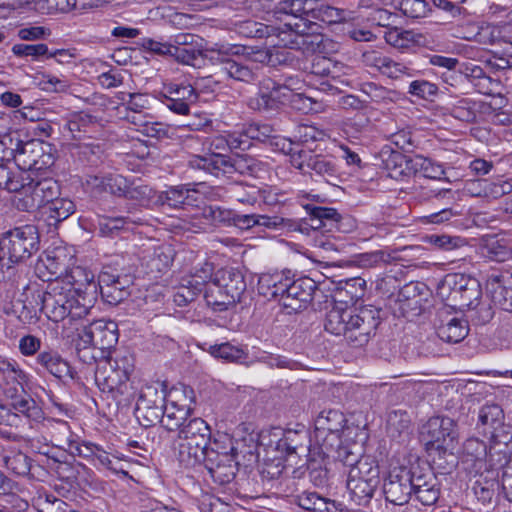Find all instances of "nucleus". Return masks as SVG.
<instances>
[{
  "label": "nucleus",
  "instance_id": "nucleus-46",
  "mask_svg": "<svg viewBox=\"0 0 512 512\" xmlns=\"http://www.w3.org/2000/svg\"><path fill=\"white\" fill-rule=\"evenodd\" d=\"M410 166L416 173L421 174L425 178L441 180L445 174L441 164L434 162L430 158L422 155H415L410 159Z\"/></svg>",
  "mask_w": 512,
  "mask_h": 512
},
{
  "label": "nucleus",
  "instance_id": "nucleus-22",
  "mask_svg": "<svg viewBox=\"0 0 512 512\" xmlns=\"http://www.w3.org/2000/svg\"><path fill=\"white\" fill-rule=\"evenodd\" d=\"M362 61L366 67L374 69L392 80H401L405 77L412 78L415 76L414 69L378 51L364 52L362 54Z\"/></svg>",
  "mask_w": 512,
  "mask_h": 512
},
{
  "label": "nucleus",
  "instance_id": "nucleus-42",
  "mask_svg": "<svg viewBox=\"0 0 512 512\" xmlns=\"http://www.w3.org/2000/svg\"><path fill=\"white\" fill-rule=\"evenodd\" d=\"M487 473L485 477L479 474V479L475 481L473 490L476 497L483 503L490 502L498 488V470H484Z\"/></svg>",
  "mask_w": 512,
  "mask_h": 512
},
{
  "label": "nucleus",
  "instance_id": "nucleus-57",
  "mask_svg": "<svg viewBox=\"0 0 512 512\" xmlns=\"http://www.w3.org/2000/svg\"><path fill=\"white\" fill-rule=\"evenodd\" d=\"M393 4L410 18L425 17L429 10L425 0H393Z\"/></svg>",
  "mask_w": 512,
  "mask_h": 512
},
{
  "label": "nucleus",
  "instance_id": "nucleus-58",
  "mask_svg": "<svg viewBox=\"0 0 512 512\" xmlns=\"http://www.w3.org/2000/svg\"><path fill=\"white\" fill-rule=\"evenodd\" d=\"M214 266L210 262L200 263L198 266L194 268V272L187 276L194 285H196V290L204 289L207 283H211L214 277Z\"/></svg>",
  "mask_w": 512,
  "mask_h": 512
},
{
  "label": "nucleus",
  "instance_id": "nucleus-38",
  "mask_svg": "<svg viewBox=\"0 0 512 512\" xmlns=\"http://www.w3.org/2000/svg\"><path fill=\"white\" fill-rule=\"evenodd\" d=\"M438 337L448 343H458L468 335V324L465 320L452 317L446 322L441 320L437 326Z\"/></svg>",
  "mask_w": 512,
  "mask_h": 512
},
{
  "label": "nucleus",
  "instance_id": "nucleus-62",
  "mask_svg": "<svg viewBox=\"0 0 512 512\" xmlns=\"http://www.w3.org/2000/svg\"><path fill=\"white\" fill-rule=\"evenodd\" d=\"M201 292L202 290H196V285L184 277L182 278L180 285L177 287L176 292L173 295V300L176 305L184 306L192 302Z\"/></svg>",
  "mask_w": 512,
  "mask_h": 512
},
{
  "label": "nucleus",
  "instance_id": "nucleus-26",
  "mask_svg": "<svg viewBox=\"0 0 512 512\" xmlns=\"http://www.w3.org/2000/svg\"><path fill=\"white\" fill-rule=\"evenodd\" d=\"M412 494L424 506H432L438 501L440 496L438 479L429 468L425 471L418 467L413 468Z\"/></svg>",
  "mask_w": 512,
  "mask_h": 512
},
{
  "label": "nucleus",
  "instance_id": "nucleus-40",
  "mask_svg": "<svg viewBox=\"0 0 512 512\" xmlns=\"http://www.w3.org/2000/svg\"><path fill=\"white\" fill-rule=\"evenodd\" d=\"M145 222V220L141 217H133V216H122V217H107L102 216L99 217L98 220V228L103 236H113L121 229L128 227L130 224L132 225H141Z\"/></svg>",
  "mask_w": 512,
  "mask_h": 512
},
{
  "label": "nucleus",
  "instance_id": "nucleus-3",
  "mask_svg": "<svg viewBox=\"0 0 512 512\" xmlns=\"http://www.w3.org/2000/svg\"><path fill=\"white\" fill-rule=\"evenodd\" d=\"M257 288L264 297L277 299L288 313H296L307 308L317 285L310 277L292 280L283 273H266L259 277Z\"/></svg>",
  "mask_w": 512,
  "mask_h": 512
},
{
  "label": "nucleus",
  "instance_id": "nucleus-43",
  "mask_svg": "<svg viewBox=\"0 0 512 512\" xmlns=\"http://www.w3.org/2000/svg\"><path fill=\"white\" fill-rule=\"evenodd\" d=\"M165 403H168L177 408L183 409L189 413L192 412V405L195 402L194 390L185 385H178L172 387L169 392L165 393Z\"/></svg>",
  "mask_w": 512,
  "mask_h": 512
},
{
  "label": "nucleus",
  "instance_id": "nucleus-8",
  "mask_svg": "<svg viewBox=\"0 0 512 512\" xmlns=\"http://www.w3.org/2000/svg\"><path fill=\"white\" fill-rule=\"evenodd\" d=\"M278 37L280 42L291 49L301 50L304 54H314L322 51L323 35L320 24H311L301 18H288Z\"/></svg>",
  "mask_w": 512,
  "mask_h": 512
},
{
  "label": "nucleus",
  "instance_id": "nucleus-49",
  "mask_svg": "<svg viewBox=\"0 0 512 512\" xmlns=\"http://www.w3.org/2000/svg\"><path fill=\"white\" fill-rule=\"evenodd\" d=\"M228 193L232 200L253 206L258 201L260 190L255 186L236 182L229 186Z\"/></svg>",
  "mask_w": 512,
  "mask_h": 512
},
{
  "label": "nucleus",
  "instance_id": "nucleus-61",
  "mask_svg": "<svg viewBox=\"0 0 512 512\" xmlns=\"http://www.w3.org/2000/svg\"><path fill=\"white\" fill-rule=\"evenodd\" d=\"M385 168L391 178L398 179L406 174L405 170L410 164V159L401 154L400 152H391L384 160Z\"/></svg>",
  "mask_w": 512,
  "mask_h": 512
},
{
  "label": "nucleus",
  "instance_id": "nucleus-27",
  "mask_svg": "<svg viewBox=\"0 0 512 512\" xmlns=\"http://www.w3.org/2000/svg\"><path fill=\"white\" fill-rule=\"evenodd\" d=\"M131 280L125 276L114 275L109 272H102L96 286L100 288L102 298L111 305H117L129 295L128 287Z\"/></svg>",
  "mask_w": 512,
  "mask_h": 512
},
{
  "label": "nucleus",
  "instance_id": "nucleus-1",
  "mask_svg": "<svg viewBox=\"0 0 512 512\" xmlns=\"http://www.w3.org/2000/svg\"><path fill=\"white\" fill-rule=\"evenodd\" d=\"M86 284H72L64 280H55L47 285L45 291L36 290L32 296L35 305L50 320L59 322L67 317L80 319L86 316L94 307L97 299V286L93 278Z\"/></svg>",
  "mask_w": 512,
  "mask_h": 512
},
{
  "label": "nucleus",
  "instance_id": "nucleus-20",
  "mask_svg": "<svg viewBox=\"0 0 512 512\" xmlns=\"http://www.w3.org/2000/svg\"><path fill=\"white\" fill-rule=\"evenodd\" d=\"M78 336L84 347L109 350L118 342V326L114 321L100 319L84 326Z\"/></svg>",
  "mask_w": 512,
  "mask_h": 512
},
{
  "label": "nucleus",
  "instance_id": "nucleus-31",
  "mask_svg": "<svg viewBox=\"0 0 512 512\" xmlns=\"http://www.w3.org/2000/svg\"><path fill=\"white\" fill-rule=\"evenodd\" d=\"M57 424V435L56 440L59 442L58 447L64 448L67 446V449L71 450L73 454H77L83 458H90L97 455L98 451H100V446L92 443V442H84L82 444H78L73 440V433L70 431V427L64 421L56 422Z\"/></svg>",
  "mask_w": 512,
  "mask_h": 512
},
{
  "label": "nucleus",
  "instance_id": "nucleus-24",
  "mask_svg": "<svg viewBox=\"0 0 512 512\" xmlns=\"http://www.w3.org/2000/svg\"><path fill=\"white\" fill-rule=\"evenodd\" d=\"M462 459L471 463L477 474H484V470H500L504 466H497L491 461V443L489 447L480 439L471 437L463 444Z\"/></svg>",
  "mask_w": 512,
  "mask_h": 512
},
{
  "label": "nucleus",
  "instance_id": "nucleus-9",
  "mask_svg": "<svg viewBox=\"0 0 512 512\" xmlns=\"http://www.w3.org/2000/svg\"><path fill=\"white\" fill-rule=\"evenodd\" d=\"M379 484V467L372 462H361L348 470L347 489L357 505H368Z\"/></svg>",
  "mask_w": 512,
  "mask_h": 512
},
{
  "label": "nucleus",
  "instance_id": "nucleus-48",
  "mask_svg": "<svg viewBox=\"0 0 512 512\" xmlns=\"http://www.w3.org/2000/svg\"><path fill=\"white\" fill-rule=\"evenodd\" d=\"M190 415L189 412L165 403L163 408V416L160 423L168 431L179 430L186 422Z\"/></svg>",
  "mask_w": 512,
  "mask_h": 512
},
{
  "label": "nucleus",
  "instance_id": "nucleus-5",
  "mask_svg": "<svg viewBox=\"0 0 512 512\" xmlns=\"http://www.w3.org/2000/svg\"><path fill=\"white\" fill-rule=\"evenodd\" d=\"M479 422L485 426V433L491 438V461L494 465L504 466L510 462L512 433L504 425V414L497 404L485 405L479 411Z\"/></svg>",
  "mask_w": 512,
  "mask_h": 512
},
{
  "label": "nucleus",
  "instance_id": "nucleus-41",
  "mask_svg": "<svg viewBox=\"0 0 512 512\" xmlns=\"http://www.w3.org/2000/svg\"><path fill=\"white\" fill-rule=\"evenodd\" d=\"M1 462L17 476H26L31 469V459L20 450H5L1 456Z\"/></svg>",
  "mask_w": 512,
  "mask_h": 512
},
{
  "label": "nucleus",
  "instance_id": "nucleus-37",
  "mask_svg": "<svg viewBox=\"0 0 512 512\" xmlns=\"http://www.w3.org/2000/svg\"><path fill=\"white\" fill-rule=\"evenodd\" d=\"M272 79L267 78L260 82L259 92L251 97L248 106L255 111L270 112L279 109V104L274 97Z\"/></svg>",
  "mask_w": 512,
  "mask_h": 512
},
{
  "label": "nucleus",
  "instance_id": "nucleus-25",
  "mask_svg": "<svg viewBox=\"0 0 512 512\" xmlns=\"http://www.w3.org/2000/svg\"><path fill=\"white\" fill-rule=\"evenodd\" d=\"M486 291L494 304L503 310L512 311V273L493 271L487 276Z\"/></svg>",
  "mask_w": 512,
  "mask_h": 512
},
{
  "label": "nucleus",
  "instance_id": "nucleus-59",
  "mask_svg": "<svg viewBox=\"0 0 512 512\" xmlns=\"http://www.w3.org/2000/svg\"><path fill=\"white\" fill-rule=\"evenodd\" d=\"M233 212L230 209L210 205L203 208L202 215L214 226L231 225Z\"/></svg>",
  "mask_w": 512,
  "mask_h": 512
},
{
  "label": "nucleus",
  "instance_id": "nucleus-52",
  "mask_svg": "<svg viewBox=\"0 0 512 512\" xmlns=\"http://www.w3.org/2000/svg\"><path fill=\"white\" fill-rule=\"evenodd\" d=\"M458 279L459 273L447 274L442 282L439 284L437 289L438 296L446 301L447 306L452 307L458 296L460 295L458 290Z\"/></svg>",
  "mask_w": 512,
  "mask_h": 512
},
{
  "label": "nucleus",
  "instance_id": "nucleus-55",
  "mask_svg": "<svg viewBox=\"0 0 512 512\" xmlns=\"http://www.w3.org/2000/svg\"><path fill=\"white\" fill-rule=\"evenodd\" d=\"M386 42L394 48L405 50L415 45V35L412 31L391 29L385 33Z\"/></svg>",
  "mask_w": 512,
  "mask_h": 512
},
{
  "label": "nucleus",
  "instance_id": "nucleus-13",
  "mask_svg": "<svg viewBox=\"0 0 512 512\" xmlns=\"http://www.w3.org/2000/svg\"><path fill=\"white\" fill-rule=\"evenodd\" d=\"M427 296L428 288L424 283L410 282L389 299V307L394 316L413 319L423 311Z\"/></svg>",
  "mask_w": 512,
  "mask_h": 512
},
{
  "label": "nucleus",
  "instance_id": "nucleus-30",
  "mask_svg": "<svg viewBox=\"0 0 512 512\" xmlns=\"http://www.w3.org/2000/svg\"><path fill=\"white\" fill-rule=\"evenodd\" d=\"M216 457L217 449L211 447L210 450L206 452L204 459H201V464L208 470L215 482L219 484L231 482L238 471V462L236 459L225 458L224 462L226 461V465L219 466V463L215 460Z\"/></svg>",
  "mask_w": 512,
  "mask_h": 512
},
{
  "label": "nucleus",
  "instance_id": "nucleus-10",
  "mask_svg": "<svg viewBox=\"0 0 512 512\" xmlns=\"http://www.w3.org/2000/svg\"><path fill=\"white\" fill-rule=\"evenodd\" d=\"M11 263L30 258L39 250V233L35 226L24 225L6 232L0 240Z\"/></svg>",
  "mask_w": 512,
  "mask_h": 512
},
{
  "label": "nucleus",
  "instance_id": "nucleus-63",
  "mask_svg": "<svg viewBox=\"0 0 512 512\" xmlns=\"http://www.w3.org/2000/svg\"><path fill=\"white\" fill-rule=\"evenodd\" d=\"M94 123V117L86 113H77L71 116V118L65 124V128L72 134L74 139L80 138L81 132H88V128Z\"/></svg>",
  "mask_w": 512,
  "mask_h": 512
},
{
  "label": "nucleus",
  "instance_id": "nucleus-51",
  "mask_svg": "<svg viewBox=\"0 0 512 512\" xmlns=\"http://www.w3.org/2000/svg\"><path fill=\"white\" fill-rule=\"evenodd\" d=\"M481 288L478 281L474 278L473 281L463 290L458 296L452 308H459L461 310L471 309L478 305L481 297Z\"/></svg>",
  "mask_w": 512,
  "mask_h": 512
},
{
  "label": "nucleus",
  "instance_id": "nucleus-11",
  "mask_svg": "<svg viewBox=\"0 0 512 512\" xmlns=\"http://www.w3.org/2000/svg\"><path fill=\"white\" fill-rule=\"evenodd\" d=\"M133 372V365L127 358H116L98 366L95 382L103 392L128 395V381Z\"/></svg>",
  "mask_w": 512,
  "mask_h": 512
},
{
  "label": "nucleus",
  "instance_id": "nucleus-2",
  "mask_svg": "<svg viewBox=\"0 0 512 512\" xmlns=\"http://www.w3.org/2000/svg\"><path fill=\"white\" fill-rule=\"evenodd\" d=\"M379 312L364 307L359 311L334 305L326 314L325 330L336 336H343L353 347L366 345L378 327Z\"/></svg>",
  "mask_w": 512,
  "mask_h": 512
},
{
  "label": "nucleus",
  "instance_id": "nucleus-32",
  "mask_svg": "<svg viewBox=\"0 0 512 512\" xmlns=\"http://www.w3.org/2000/svg\"><path fill=\"white\" fill-rule=\"evenodd\" d=\"M13 151L15 152L13 161L23 174L26 171L38 169V159L41 157V144L38 141L23 142L16 139Z\"/></svg>",
  "mask_w": 512,
  "mask_h": 512
},
{
  "label": "nucleus",
  "instance_id": "nucleus-44",
  "mask_svg": "<svg viewBox=\"0 0 512 512\" xmlns=\"http://www.w3.org/2000/svg\"><path fill=\"white\" fill-rule=\"evenodd\" d=\"M75 210L76 206L72 200L58 197L49 206H47V208H45L44 213L47 214L49 225H57L70 217Z\"/></svg>",
  "mask_w": 512,
  "mask_h": 512
},
{
  "label": "nucleus",
  "instance_id": "nucleus-39",
  "mask_svg": "<svg viewBox=\"0 0 512 512\" xmlns=\"http://www.w3.org/2000/svg\"><path fill=\"white\" fill-rule=\"evenodd\" d=\"M274 129L269 124L254 123L247 127L246 135L250 139H255L261 142L268 140L269 138L275 139V146L280 147L281 151L286 154L293 153V143L283 138H275L273 136Z\"/></svg>",
  "mask_w": 512,
  "mask_h": 512
},
{
  "label": "nucleus",
  "instance_id": "nucleus-60",
  "mask_svg": "<svg viewBox=\"0 0 512 512\" xmlns=\"http://www.w3.org/2000/svg\"><path fill=\"white\" fill-rule=\"evenodd\" d=\"M230 169L228 174L238 173L250 175L256 171L257 161L247 154H236L230 157Z\"/></svg>",
  "mask_w": 512,
  "mask_h": 512
},
{
  "label": "nucleus",
  "instance_id": "nucleus-56",
  "mask_svg": "<svg viewBox=\"0 0 512 512\" xmlns=\"http://www.w3.org/2000/svg\"><path fill=\"white\" fill-rule=\"evenodd\" d=\"M476 103L469 98H462L452 104L450 114L464 122H474L476 119Z\"/></svg>",
  "mask_w": 512,
  "mask_h": 512
},
{
  "label": "nucleus",
  "instance_id": "nucleus-29",
  "mask_svg": "<svg viewBox=\"0 0 512 512\" xmlns=\"http://www.w3.org/2000/svg\"><path fill=\"white\" fill-rule=\"evenodd\" d=\"M159 201L164 209L186 210L196 206L198 193L187 185L171 186L159 195Z\"/></svg>",
  "mask_w": 512,
  "mask_h": 512
},
{
  "label": "nucleus",
  "instance_id": "nucleus-53",
  "mask_svg": "<svg viewBox=\"0 0 512 512\" xmlns=\"http://www.w3.org/2000/svg\"><path fill=\"white\" fill-rule=\"evenodd\" d=\"M35 79L39 89L48 93H62L69 88L68 81L65 78H59L52 74L41 73Z\"/></svg>",
  "mask_w": 512,
  "mask_h": 512
},
{
  "label": "nucleus",
  "instance_id": "nucleus-7",
  "mask_svg": "<svg viewBox=\"0 0 512 512\" xmlns=\"http://www.w3.org/2000/svg\"><path fill=\"white\" fill-rule=\"evenodd\" d=\"M276 15L297 20L301 18L311 24H335L346 20L347 12L324 4L320 0H285L275 8Z\"/></svg>",
  "mask_w": 512,
  "mask_h": 512
},
{
  "label": "nucleus",
  "instance_id": "nucleus-34",
  "mask_svg": "<svg viewBox=\"0 0 512 512\" xmlns=\"http://www.w3.org/2000/svg\"><path fill=\"white\" fill-rule=\"evenodd\" d=\"M192 168L202 169L211 175L219 177L229 173L230 156L215 153L193 156L189 161Z\"/></svg>",
  "mask_w": 512,
  "mask_h": 512
},
{
  "label": "nucleus",
  "instance_id": "nucleus-6",
  "mask_svg": "<svg viewBox=\"0 0 512 512\" xmlns=\"http://www.w3.org/2000/svg\"><path fill=\"white\" fill-rule=\"evenodd\" d=\"M459 433L456 422L447 416L431 417L422 427L421 439L433 462L452 455Z\"/></svg>",
  "mask_w": 512,
  "mask_h": 512
},
{
  "label": "nucleus",
  "instance_id": "nucleus-14",
  "mask_svg": "<svg viewBox=\"0 0 512 512\" xmlns=\"http://www.w3.org/2000/svg\"><path fill=\"white\" fill-rule=\"evenodd\" d=\"M21 191L25 197L18 200L17 208L23 211H33L40 208L45 209L55 201L60 195V186L53 179H42L34 183L28 178Z\"/></svg>",
  "mask_w": 512,
  "mask_h": 512
},
{
  "label": "nucleus",
  "instance_id": "nucleus-16",
  "mask_svg": "<svg viewBox=\"0 0 512 512\" xmlns=\"http://www.w3.org/2000/svg\"><path fill=\"white\" fill-rule=\"evenodd\" d=\"M165 390L162 384L153 383L142 387L136 403V414L144 426H153L163 416Z\"/></svg>",
  "mask_w": 512,
  "mask_h": 512
},
{
  "label": "nucleus",
  "instance_id": "nucleus-23",
  "mask_svg": "<svg viewBox=\"0 0 512 512\" xmlns=\"http://www.w3.org/2000/svg\"><path fill=\"white\" fill-rule=\"evenodd\" d=\"M283 493L286 497H291V502L306 512H342L340 503L316 491L305 490L297 493L296 489L287 487Z\"/></svg>",
  "mask_w": 512,
  "mask_h": 512
},
{
  "label": "nucleus",
  "instance_id": "nucleus-64",
  "mask_svg": "<svg viewBox=\"0 0 512 512\" xmlns=\"http://www.w3.org/2000/svg\"><path fill=\"white\" fill-rule=\"evenodd\" d=\"M408 93L423 100H432L438 93V87L427 80H414L409 85Z\"/></svg>",
  "mask_w": 512,
  "mask_h": 512
},
{
  "label": "nucleus",
  "instance_id": "nucleus-45",
  "mask_svg": "<svg viewBox=\"0 0 512 512\" xmlns=\"http://www.w3.org/2000/svg\"><path fill=\"white\" fill-rule=\"evenodd\" d=\"M309 435L307 431H286L278 446L285 449L288 454H304L308 450Z\"/></svg>",
  "mask_w": 512,
  "mask_h": 512
},
{
  "label": "nucleus",
  "instance_id": "nucleus-50",
  "mask_svg": "<svg viewBox=\"0 0 512 512\" xmlns=\"http://www.w3.org/2000/svg\"><path fill=\"white\" fill-rule=\"evenodd\" d=\"M204 298L209 306L214 310L223 311L235 302L227 295L223 289L213 280L207 290H205Z\"/></svg>",
  "mask_w": 512,
  "mask_h": 512
},
{
  "label": "nucleus",
  "instance_id": "nucleus-12",
  "mask_svg": "<svg viewBox=\"0 0 512 512\" xmlns=\"http://www.w3.org/2000/svg\"><path fill=\"white\" fill-rule=\"evenodd\" d=\"M208 59L219 66L220 71L228 78L244 83H253L258 78V65L249 59L232 58L227 51L206 50L200 59Z\"/></svg>",
  "mask_w": 512,
  "mask_h": 512
},
{
  "label": "nucleus",
  "instance_id": "nucleus-21",
  "mask_svg": "<svg viewBox=\"0 0 512 512\" xmlns=\"http://www.w3.org/2000/svg\"><path fill=\"white\" fill-rule=\"evenodd\" d=\"M161 95L162 103L179 115L189 114L190 105L198 99L196 88L187 82L165 84Z\"/></svg>",
  "mask_w": 512,
  "mask_h": 512
},
{
  "label": "nucleus",
  "instance_id": "nucleus-19",
  "mask_svg": "<svg viewBox=\"0 0 512 512\" xmlns=\"http://www.w3.org/2000/svg\"><path fill=\"white\" fill-rule=\"evenodd\" d=\"M301 205L306 209L309 217L298 224L296 229L300 232L309 234L312 230L333 233L339 230L342 216L335 208L316 206L313 203L304 202H301Z\"/></svg>",
  "mask_w": 512,
  "mask_h": 512
},
{
  "label": "nucleus",
  "instance_id": "nucleus-28",
  "mask_svg": "<svg viewBox=\"0 0 512 512\" xmlns=\"http://www.w3.org/2000/svg\"><path fill=\"white\" fill-rule=\"evenodd\" d=\"M27 381V373L15 359L7 358L4 364L0 365V383L5 397L24 392Z\"/></svg>",
  "mask_w": 512,
  "mask_h": 512
},
{
  "label": "nucleus",
  "instance_id": "nucleus-36",
  "mask_svg": "<svg viewBox=\"0 0 512 512\" xmlns=\"http://www.w3.org/2000/svg\"><path fill=\"white\" fill-rule=\"evenodd\" d=\"M6 399L10 401V406L16 414H21L35 422L44 418L42 408L25 390L24 392H17L15 395H9Z\"/></svg>",
  "mask_w": 512,
  "mask_h": 512
},
{
  "label": "nucleus",
  "instance_id": "nucleus-54",
  "mask_svg": "<svg viewBox=\"0 0 512 512\" xmlns=\"http://www.w3.org/2000/svg\"><path fill=\"white\" fill-rule=\"evenodd\" d=\"M118 98L125 109L131 113L142 114L149 108V98L145 94L120 92Z\"/></svg>",
  "mask_w": 512,
  "mask_h": 512
},
{
  "label": "nucleus",
  "instance_id": "nucleus-47",
  "mask_svg": "<svg viewBox=\"0 0 512 512\" xmlns=\"http://www.w3.org/2000/svg\"><path fill=\"white\" fill-rule=\"evenodd\" d=\"M26 180L28 177H24L22 172L13 170L7 163H0V190L20 192Z\"/></svg>",
  "mask_w": 512,
  "mask_h": 512
},
{
  "label": "nucleus",
  "instance_id": "nucleus-35",
  "mask_svg": "<svg viewBox=\"0 0 512 512\" xmlns=\"http://www.w3.org/2000/svg\"><path fill=\"white\" fill-rule=\"evenodd\" d=\"M36 363L56 378H73V373L69 363L64 360L57 351H41L36 357Z\"/></svg>",
  "mask_w": 512,
  "mask_h": 512
},
{
  "label": "nucleus",
  "instance_id": "nucleus-33",
  "mask_svg": "<svg viewBox=\"0 0 512 512\" xmlns=\"http://www.w3.org/2000/svg\"><path fill=\"white\" fill-rule=\"evenodd\" d=\"M215 283L236 303L246 290L244 276L234 269H220L214 277Z\"/></svg>",
  "mask_w": 512,
  "mask_h": 512
},
{
  "label": "nucleus",
  "instance_id": "nucleus-17",
  "mask_svg": "<svg viewBox=\"0 0 512 512\" xmlns=\"http://www.w3.org/2000/svg\"><path fill=\"white\" fill-rule=\"evenodd\" d=\"M413 491V468L401 466L392 469L384 479L382 493L386 502L402 506L407 504Z\"/></svg>",
  "mask_w": 512,
  "mask_h": 512
},
{
  "label": "nucleus",
  "instance_id": "nucleus-18",
  "mask_svg": "<svg viewBox=\"0 0 512 512\" xmlns=\"http://www.w3.org/2000/svg\"><path fill=\"white\" fill-rule=\"evenodd\" d=\"M299 159L300 161L294 159L293 163L303 174L320 177L331 185H337L340 180L339 166L334 157L302 151Z\"/></svg>",
  "mask_w": 512,
  "mask_h": 512
},
{
  "label": "nucleus",
  "instance_id": "nucleus-4",
  "mask_svg": "<svg viewBox=\"0 0 512 512\" xmlns=\"http://www.w3.org/2000/svg\"><path fill=\"white\" fill-rule=\"evenodd\" d=\"M210 442L209 425L201 418H192L179 429L173 443L174 454L184 467H195L201 464V459L213 447Z\"/></svg>",
  "mask_w": 512,
  "mask_h": 512
},
{
  "label": "nucleus",
  "instance_id": "nucleus-15",
  "mask_svg": "<svg viewBox=\"0 0 512 512\" xmlns=\"http://www.w3.org/2000/svg\"><path fill=\"white\" fill-rule=\"evenodd\" d=\"M346 423L344 414L338 410H323L315 419V440L324 453L334 450L340 442V434Z\"/></svg>",
  "mask_w": 512,
  "mask_h": 512
}]
</instances>
